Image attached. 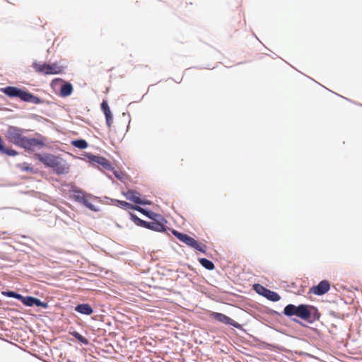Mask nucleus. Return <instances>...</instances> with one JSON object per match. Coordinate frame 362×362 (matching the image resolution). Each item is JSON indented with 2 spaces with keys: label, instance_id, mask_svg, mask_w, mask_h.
Returning a JSON list of instances; mask_svg holds the SVG:
<instances>
[{
  "label": "nucleus",
  "instance_id": "obj_1",
  "mask_svg": "<svg viewBox=\"0 0 362 362\" xmlns=\"http://www.w3.org/2000/svg\"><path fill=\"white\" fill-rule=\"evenodd\" d=\"M5 137L9 142L30 151L45 146L43 141L35 138H28L23 136L22 129L13 126L8 127Z\"/></svg>",
  "mask_w": 362,
  "mask_h": 362
},
{
  "label": "nucleus",
  "instance_id": "obj_2",
  "mask_svg": "<svg viewBox=\"0 0 362 362\" xmlns=\"http://www.w3.org/2000/svg\"><path fill=\"white\" fill-rule=\"evenodd\" d=\"M36 158L45 166L52 169L58 175L67 174L69 172V165L62 158L52 154H35Z\"/></svg>",
  "mask_w": 362,
  "mask_h": 362
},
{
  "label": "nucleus",
  "instance_id": "obj_3",
  "mask_svg": "<svg viewBox=\"0 0 362 362\" xmlns=\"http://www.w3.org/2000/svg\"><path fill=\"white\" fill-rule=\"evenodd\" d=\"M0 91L10 98H19L25 102L31 103L33 104H40L42 102L38 97L17 87L7 86L1 88Z\"/></svg>",
  "mask_w": 362,
  "mask_h": 362
},
{
  "label": "nucleus",
  "instance_id": "obj_4",
  "mask_svg": "<svg viewBox=\"0 0 362 362\" xmlns=\"http://www.w3.org/2000/svg\"><path fill=\"white\" fill-rule=\"evenodd\" d=\"M284 313L287 316L296 315L303 320H308L311 316L308 305L303 304L298 306L289 304L285 307Z\"/></svg>",
  "mask_w": 362,
  "mask_h": 362
},
{
  "label": "nucleus",
  "instance_id": "obj_5",
  "mask_svg": "<svg viewBox=\"0 0 362 362\" xmlns=\"http://www.w3.org/2000/svg\"><path fill=\"white\" fill-rule=\"evenodd\" d=\"M33 68L37 73L49 75V74H62L64 71V68L57 63L47 64V63H39L35 62L32 65Z\"/></svg>",
  "mask_w": 362,
  "mask_h": 362
},
{
  "label": "nucleus",
  "instance_id": "obj_6",
  "mask_svg": "<svg viewBox=\"0 0 362 362\" xmlns=\"http://www.w3.org/2000/svg\"><path fill=\"white\" fill-rule=\"evenodd\" d=\"M173 234L181 242L185 243L188 246L199 250L203 253L206 252V245L197 242L193 238L189 236L187 234L180 233L177 230H173Z\"/></svg>",
  "mask_w": 362,
  "mask_h": 362
},
{
  "label": "nucleus",
  "instance_id": "obj_7",
  "mask_svg": "<svg viewBox=\"0 0 362 362\" xmlns=\"http://www.w3.org/2000/svg\"><path fill=\"white\" fill-rule=\"evenodd\" d=\"M255 288L258 293L262 295L272 301L276 302L279 300L281 298L280 296L277 293L266 288L263 286L256 284Z\"/></svg>",
  "mask_w": 362,
  "mask_h": 362
},
{
  "label": "nucleus",
  "instance_id": "obj_8",
  "mask_svg": "<svg viewBox=\"0 0 362 362\" xmlns=\"http://www.w3.org/2000/svg\"><path fill=\"white\" fill-rule=\"evenodd\" d=\"M210 317L220 322L225 325H232L235 328H239L240 326L237 322L223 313L212 312L210 314Z\"/></svg>",
  "mask_w": 362,
  "mask_h": 362
},
{
  "label": "nucleus",
  "instance_id": "obj_9",
  "mask_svg": "<svg viewBox=\"0 0 362 362\" xmlns=\"http://www.w3.org/2000/svg\"><path fill=\"white\" fill-rule=\"evenodd\" d=\"M330 288V284L327 280L321 281L317 286L310 288L309 293L316 296H322L326 293Z\"/></svg>",
  "mask_w": 362,
  "mask_h": 362
},
{
  "label": "nucleus",
  "instance_id": "obj_10",
  "mask_svg": "<svg viewBox=\"0 0 362 362\" xmlns=\"http://www.w3.org/2000/svg\"><path fill=\"white\" fill-rule=\"evenodd\" d=\"M139 221L141 222V225L142 226L155 231L162 232L165 230V224L156 220L151 222H147L142 220H139Z\"/></svg>",
  "mask_w": 362,
  "mask_h": 362
},
{
  "label": "nucleus",
  "instance_id": "obj_11",
  "mask_svg": "<svg viewBox=\"0 0 362 362\" xmlns=\"http://www.w3.org/2000/svg\"><path fill=\"white\" fill-rule=\"evenodd\" d=\"M91 160L93 163H96L99 165H100L105 170H112V165L110 163L108 160H107L105 158L98 156H93L91 158Z\"/></svg>",
  "mask_w": 362,
  "mask_h": 362
},
{
  "label": "nucleus",
  "instance_id": "obj_12",
  "mask_svg": "<svg viewBox=\"0 0 362 362\" xmlns=\"http://www.w3.org/2000/svg\"><path fill=\"white\" fill-rule=\"evenodd\" d=\"M124 196L126 198L136 204H146L147 202H143L139 198V194L133 190H128L126 193H124Z\"/></svg>",
  "mask_w": 362,
  "mask_h": 362
},
{
  "label": "nucleus",
  "instance_id": "obj_13",
  "mask_svg": "<svg viewBox=\"0 0 362 362\" xmlns=\"http://www.w3.org/2000/svg\"><path fill=\"white\" fill-rule=\"evenodd\" d=\"M75 310L81 314L90 315L93 313V309L88 303L79 304L75 308Z\"/></svg>",
  "mask_w": 362,
  "mask_h": 362
},
{
  "label": "nucleus",
  "instance_id": "obj_14",
  "mask_svg": "<svg viewBox=\"0 0 362 362\" xmlns=\"http://www.w3.org/2000/svg\"><path fill=\"white\" fill-rule=\"evenodd\" d=\"M73 92V86L70 83H65L63 84L60 89V95L62 97H67Z\"/></svg>",
  "mask_w": 362,
  "mask_h": 362
},
{
  "label": "nucleus",
  "instance_id": "obj_15",
  "mask_svg": "<svg viewBox=\"0 0 362 362\" xmlns=\"http://www.w3.org/2000/svg\"><path fill=\"white\" fill-rule=\"evenodd\" d=\"M199 262L202 264V266H203L204 268L209 270H212L215 267L214 263L206 258H201L199 259Z\"/></svg>",
  "mask_w": 362,
  "mask_h": 362
},
{
  "label": "nucleus",
  "instance_id": "obj_16",
  "mask_svg": "<svg viewBox=\"0 0 362 362\" xmlns=\"http://www.w3.org/2000/svg\"><path fill=\"white\" fill-rule=\"evenodd\" d=\"M34 300H35L34 297H32V296L25 297L21 295L19 300H21L26 306H33V305H34Z\"/></svg>",
  "mask_w": 362,
  "mask_h": 362
},
{
  "label": "nucleus",
  "instance_id": "obj_17",
  "mask_svg": "<svg viewBox=\"0 0 362 362\" xmlns=\"http://www.w3.org/2000/svg\"><path fill=\"white\" fill-rule=\"evenodd\" d=\"M71 144L74 146L80 149H84L88 146L87 142L83 139L74 140Z\"/></svg>",
  "mask_w": 362,
  "mask_h": 362
},
{
  "label": "nucleus",
  "instance_id": "obj_18",
  "mask_svg": "<svg viewBox=\"0 0 362 362\" xmlns=\"http://www.w3.org/2000/svg\"><path fill=\"white\" fill-rule=\"evenodd\" d=\"M119 206L125 209H135L137 211H141V208L139 206H134L132 204L125 202V201H119Z\"/></svg>",
  "mask_w": 362,
  "mask_h": 362
},
{
  "label": "nucleus",
  "instance_id": "obj_19",
  "mask_svg": "<svg viewBox=\"0 0 362 362\" xmlns=\"http://www.w3.org/2000/svg\"><path fill=\"white\" fill-rule=\"evenodd\" d=\"M101 110H103L105 116L110 115L112 114L110 107L107 103L105 100L101 103Z\"/></svg>",
  "mask_w": 362,
  "mask_h": 362
},
{
  "label": "nucleus",
  "instance_id": "obj_20",
  "mask_svg": "<svg viewBox=\"0 0 362 362\" xmlns=\"http://www.w3.org/2000/svg\"><path fill=\"white\" fill-rule=\"evenodd\" d=\"M2 295H4V296H7V297L14 298L18 300H20L21 296V294L16 293L14 291H3Z\"/></svg>",
  "mask_w": 362,
  "mask_h": 362
},
{
  "label": "nucleus",
  "instance_id": "obj_21",
  "mask_svg": "<svg viewBox=\"0 0 362 362\" xmlns=\"http://www.w3.org/2000/svg\"><path fill=\"white\" fill-rule=\"evenodd\" d=\"M82 203L89 209L91 211H96L97 209L95 207V206L87 199L83 198L82 199Z\"/></svg>",
  "mask_w": 362,
  "mask_h": 362
},
{
  "label": "nucleus",
  "instance_id": "obj_22",
  "mask_svg": "<svg viewBox=\"0 0 362 362\" xmlns=\"http://www.w3.org/2000/svg\"><path fill=\"white\" fill-rule=\"evenodd\" d=\"M73 336H74L78 340H79L81 342L86 344H88V340L84 337H83L79 333L75 332L72 334Z\"/></svg>",
  "mask_w": 362,
  "mask_h": 362
},
{
  "label": "nucleus",
  "instance_id": "obj_23",
  "mask_svg": "<svg viewBox=\"0 0 362 362\" xmlns=\"http://www.w3.org/2000/svg\"><path fill=\"white\" fill-rule=\"evenodd\" d=\"M34 305H36L37 307H42L44 308H47V304L46 303L42 302L40 300L35 298L34 300Z\"/></svg>",
  "mask_w": 362,
  "mask_h": 362
},
{
  "label": "nucleus",
  "instance_id": "obj_24",
  "mask_svg": "<svg viewBox=\"0 0 362 362\" xmlns=\"http://www.w3.org/2000/svg\"><path fill=\"white\" fill-rule=\"evenodd\" d=\"M105 119H106L107 126L108 127L109 129H110L111 126H112V122H113V117H112V114L110 115L105 116Z\"/></svg>",
  "mask_w": 362,
  "mask_h": 362
},
{
  "label": "nucleus",
  "instance_id": "obj_25",
  "mask_svg": "<svg viewBox=\"0 0 362 362\" xmlns=\"http://www.w3.org/2000/svg\"><path fill=\"white\" fill-rule=\"evenodd\" d=\"M2 152L8 156H16L18 153L17 151L13 149H7V148H4V150H2Z\"/></svg>",
  "mask_w": 362,
  "mask_h": 362
},
{
  "label": "nucleus",
  "instance_id": "obj_26",
  "mask_svg": "<svg viewBox=\"0 0 362 362\" xmlns=\"http://www.w3.org/2000/svg\"><path fill=\"white\" fill-rule=\"evenodd\" d=\"M55 81H62V79H60V78L55 79Z\"/></svg>",
  "mask_w": 362,
  "mask_h": 362
},
{
  "label": "nucleus",
  "instance_id": "obj_27",
  "mask_svg": "<svg viewBox=\"0 0 362 362\" xmlns=\"http://www.w3.org/2000/svg\"><path fill=\"white\" fill-rule=\"evenodd\" d=\"M115 176H117V177H118V175H117V173H115Z\"/></svg>",
  "mask_w": 362,
  "mask_h": 362
}]
</instances>
